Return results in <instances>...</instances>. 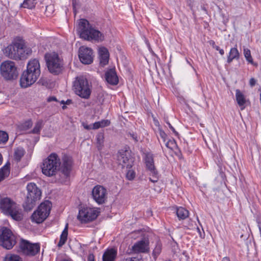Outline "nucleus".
I'll return each mask as SVG.
<instances>
[{
    "label": "nucleus",
    "mask_w": 261,
    "mask_h": 261,
    "mask_svg": "<svg viewBox=\"0 0 261 261\" xmlns=\"http://www.w3.org/2000/svg\"><path fill=\"white\" fill-rule=\"evenodd\" d=\"M159 135L160 137L162 139L163 141L165 142L166 141L167 135L161 129H159Z\"/></svg>",
    "instance_id": "79ce46f5"
},
{
    "label": "nucleus",
    "mask_w": 261,
    "mask_h": 261,
    "mask_svg": "<svg viewBox=\"0 0 261 261\" xmlns=\"http://www.w3.org/2000/svg\"><path fill=\"white\" fill-rule=\"evenodd\" d=\"M83 125L85 129L87 130H90L92 129V124L90 125H88L87 124L83 123Z\"/></svg>",
    "instance_id": "8fccbe9b"
},
{
    "label": "nucleus",
    "mask_w": 261,
    "mask_h": 261,
    "mask_svg": "<svg viewBox=\"0 0 261 261\" xmlns=\"http://www.w3.org/2000/svg\"><path fill=\"white\" fill-rule=\"evenodd\" d=\"M127 135L128 137L132 138L136 142L138 141V137L136 134L133 133H128Z\"/></svg>",
    "instance_id": "c03bdc74"
},
{
    "label": "nucleus",
    "mask_w": 261,
    "mask_h": 261,
    "mask_svg": "<svg viewBox=\"0 0 261 261\" xmlns=\"http://www.w3.org/2000/svg\"><path fill=\"white\" fill-rule=\"evenodd\" d=\"M27 189L28 194L26 200L23 204V206L25 211H30L35 206L36 202L40 199L41 196V192L37 188L36 185L33 182L28 184Z\"/></svg>",
    "instance_id": "20e7f679"
},
{
    "label": "nucleus",
    "mask_w": 261,
    "mask_h": 261,
    "mask_svg": "<svg viewBox=\"0 0 261 261\" xmlns=\"http://www.w3.org/2000/svg\"><path fill=\"white\" fill-rule=\"evenodd\" d=\"M110 124V121L108 120H102L99 121L95 122L92 124V129H97L99 128L109 126Z\"/></svg>",
    "instance_id": "cd10ccee"
},
{
    "label": "nucleus",
    "mask_w": 261,
    "mask_h": 261,
    "mask_svg": "<svg viewBox=\"0 0 261 261\" xmlns=\"http://www.w3.org/2000/svg\"><path fill=\"white\" fill-rule=\"evenodd\" d=\"M107 82L112 85H116L118 83L119 80L115 69H110L105 73Z\"/></svg>",
    "instance_id": "a211bd4d"
},
{
    "label": "nucleus",
    "mask_w": 261,
    "mask_h": 261,
    "mask_svg": "<svg viewBox=\"0 0 261 261\" xmlns=\"http://www.w3.org/2000/svg\"><path fill=\"white\" fill-rule=\"evenodd\" d=\"M8 138L9 137L7 133L5 132L0 130V144L6 143L7 142Z\"/></svg>",
    "instance_id": "e433bc0d"
},
{
    "label": "nucleus",
    "mask_w": 261,
    "mask_h": 261,
    "mask_svg": "<svg viewBox=\"0 0 261 261\" xmlns=\"http://www.w3.org/2000/svg\"><path fill=\"white\" fill-rule=\"evenodd\" d=\"M96 143L98 149H102L104 144V134L103 133H99L96 135Z\"/></svg>",
    "instance_id": "2f4dec72"
},
{
    "label": "nucleus",
    "mask_w": 261,
    "mask_h": 261,
    "mask_svg": "<svg viewBox=\"0 0 261 261\" xmlns=\"http://www.w3.org/2000/svg\"><path fill=\"white\" fill-rule=\"evenodd\" d=\"M72 6H73V9L74 12L75 13L76 12V10H75L76 1L75 0L73 1Z\"/></svg>",
    "instance_id": "6e6d98bb"
},
{
    "label": "nucleus",
    "mask_w": 261,
    "mask_h": 261,
    "mask_svg": "<svg viewBox=\"0 0 261 261\" xmlns=\"http://www.w3.org/2000/svg\"><path fill=\"white\" fill-rule=\"evenodd\" d=\"M19 247L24 254L30 256H34L40 251V246L38 244H32L23 239L19 243Z\"/></svg>",
    "instance_id": "9d476101"
},
{
    "label": "nucleus",
    "mask_w": 261,
    "mask_h": 261,
    "mask_svg": "<svg viewBox=\"0 0 261 261\" xmlns=\"http://www.w3.org/2000/svg\"><path fill=\"white\" fill-rule=\"evenodd\" d=\"M99 63L101 66H105L108 64L109 59V53L107 48L101 47L98 50Z\"/></svg>",
    "instance_id": "6ab92c4d"
},
{
    "label": "nucleus",
    "mask_w": 261,
    "mask_h": 261,
    "mask_svg": "<svg viewBox=\"0 0 261 261\" xmlns=\"http://www.w3.org/2000/svg\"><path fill=\"white\" fill-rule=\"evenodd\" d=\"M20 257L17 255H11L5 257L4 261H20Z\"/></svg>",
    "instance_id": "58836bf2"
},
{
    "label": "nucleus",
    "mask_w": 261,
    "mask_h": 261,
    "mask_svg": "<svg viewBox=\"0 0 261 261\" xmlns=\"http://www.w3.org/2000/svg\"><path fill=\"white\" fill-rule=\"evenodd\" d=\"M167 123L168 124L169 128L175 134V135L177 136L178 135V133L175 130L174 128L172 126V125L169 122H167Z\"/></svg>",
    "instance_id": "09e8293b"
},
{
    "label": "nucleus",
    "mask_w": 261,
    "mask_h": 261,
    "mask_svg": "<svg viewBox=\"0 0 261 261\" xmlns=\"http://www.w3.org/2000/svg\"><path fill=\"white\" fill-rule=\"evenodd\" d=\"M236 100L237 101L238 105L240 106H244V104L246 103V99L244 95L243 94V93L241 92L240 90H236Z\"/></svg>",
    "instance_id": "c85d7f7f"
},
{
    "label": "nucleus",
    "mask_w": 261,
    "mask_h": 261,
    "mask_svg": "<svg viewBox=\"0 0 261 261\" xmlns=\"http://www.w3.org/2000/svg\"><path fill=\"white\" fill-rule=\"evenodd\" d=\"M25 153L24 149L22 147H18L15 149L14 159L17 162H19Z\"/></svg>",
    "instance_id": "7c9ffc66"
},
{
    "label": "nucleus",
    "mask_w": 261,
    "mask_h": 261,
    "mask_svg": "<svg viewBox=\"0 0 261 261\" xmlns=\"http://www.w3.org/2000/svg\"><path fill=\"white\" fill-rule=\"evenodd\" d=\"M123 261H138L136 257H127L125 258Z\"/></svg>",
    "instance_id": "3c124183"
},
{
    "label": "nucleus",
    "mask_w": 261,
    "mask_h": 261,
    "mask_svg": "<svg viewBox=\"0 0 261 261\" xmlns=\"http://www.w3.org/2000/svg\"><path fill=\"white\" fill-rule=\"evenodd\" d=\"M35 0H24L21 4V7L28 9H32L35 7Z\"/></svg>",
    "instance_id": "c9c22d12"
},
{
    "label": "nucleus",
    "mask_w": 261,
    "mask_h": 261,
    "mask_svg": "<svg viewBox=\"0 0 261 261\" xmlns=\"http://www.w3.org/2000/svg\"><path fill=\"white\" fill-rule=\"evenodd\" d=\"M126 151L119 152L117 156L118 161L120 165H122V168L126 167L127 169H130L132 167L133 160L129 158Z\"/></svg>",
    "instance_id": "2eb2a0df"
},
{
    "label": "nucleus",
    "mask_w": 261,
    "mask_h": 261,
    "mask_svg": "<svg viewBox=\"0 0 261 261\" xmlns=\"http://www.w3.org/2000/svg\"><path fill=\"white\" fill-rule=\"evenodd\" d=\"M62 261H71V260H69V259H63Z\"/></svg>",
    "instance_id": "680f3d73"
},
{
    "label": "nucleus",
    "mask_w": 261,
    "mask_h": 261,
    "mask_svg": "<svg viewBox=\"0 0 261 261\" xmlns=\"http://www.w3.org/2000/svg\"><path fill=\"white\" fill-rule=\"evenodd\" d=\"M165 145L167 147L173 149L174 146L175 145V142L174 140H168Z\"/></svg>",
    "instance_id": "a19ab883"
},
{
    "label": "nucleus",
    "mask_w": 261,
    "mask_h": 261,
    "mask_svg": "<svg viewBox=\"0 0 261 261\" xmlns=\"http://www.w3.org/2000/svg\"><path fill=\"white\" fill-rule=\"evenodd\" d=\"M45 59L49 71L58 75L62 72L64 69L63 60L59 58L58 54L53 52L45 55Z\"/></svg>",
    "instance_id": "423d86ee"
},
{
    "label": "nucleus",
    "mask_w": 261,
    "mask_h": 261,
    "mask_svg": "<svg viewBox=\"0 0 261 261\" xmlns=\"http://www.w3.org/2000/svg\"><path fill=\"white\" fill-rule=\"evenodd\" d=\"M27 68L40 70V66L39 60L36 59L31 60L28 63Z\"/></svg>",
    "instance_id": "c756f323"
},
{
    "label": "nucleus",
    "mask_w": 261,
    "mask_h": 261,
    "mask_svg": "<svg viewBox=\"0 0 261 261\" xmlns=\"http://www.w3.org/2000/svg\"><path fill=\"white\" fill-rule=\"evenodd\" d=\"M210 44L212 46V47L215 49H218V46L216 45L215 42L213 40H211L210 41Z\"/></svg>",
    "instance_id": "864d4df0"
},
{
    "label": "nucleus",
    "mask_w": 261,
    "mask_h": 261,
    "mask_svg": "<svg viewBox=\"0 0 261 261\" xmlns=\"http://www.w3.org/2000/svg\"><path fill=\"white\" fill-rule=\"evenodd\" d=\"M38 77L39 76L28 70H25L23 72L20 79V86L22 88H27L33 84Z\"/></svg>",
    "instance_id": "ddd939ff"
},
{
    "label": "nucleus",
    "mask_w": 261,
    "mask_h": 261,
    "mask_svg": "<svg viewBox=\"0 0 261 261\" xmlns=\"http://www.w3.org/2000/svg\"><path fill=\"white\" fill-rule=\"evenodd\" d=\"M66 107L65 106H63L62 107V109H66Z\"/></svg>",
    "instance_id": "0e129e2a"
},
{
    "label": "nucleus",
    "mask_w": 261,
    "mask_h": 261,
    "mask_svg": "<svg viewBox=\"0 0 261 261\" xmlns=\"http://www.w3.org/2000/svg\"><path fill=\"white\" fill-rule=\"evenodd\" d=\"M244 54L247 61L249 63H252L253 60L251 56L250 50L247 48H245L244 49Z\"/></svg>",
    "instance_id": "4c0bfd02"
},
{
    "label": "nucleus",
    "mask_w": 261,
    "mask_h": 261,
    "mask_svg": "<svg viewBox=\"0 0 261 261\" xmlns=\"http://www.w3.org/2000/svg\"><path fill=\"white\" fill-rule=\"evenodd\" d=\"M26 70H28L29 72H30L31 73L36 74L39 76H40V73H41L40 70H37V69H31L27 68Z\"/></svg>",
    "instance_id": "37998d69"
},
{
    "label": "nucleus",
    "mask_w": 261,
    "mask_h": 261,
    "mask_svg": "<svg viewBox=\"0 0 261 261\" xmlns=\"http://www.w3.org/2000/svg\"><path fill=\"white\" fill-rule=\"evenodd\" d=\"M239 58V53L237 48H231L229 56L227 57V62L228 63H230L233 59H238Z\"/></svg>",
    "instance_id": "bb28decb"
},
{
    "label": "nucleus",
    "mask_w": 261,
    "mask_h": 261,
    "mask_svg": "<svg viewBox=\"0 0 261 261\" xmlns=\"http://www.w3.org/2000/svg\"><path fill=\"white\" fill-rule=\"evenodd\" d=\"M16 243V237L7 227H3L0 234V245L6 249H11Z\"/></svg>",
    "instance_id": "6e6552de"
},
{
    "label": "nucleus",
    "mask_w": 261,
    "mask_h": 261,
    "mask_svg": "<svg viewBox=\"0 0 261 261\" xmlns=\"http://www.w3.org/2000/svg\"><path fill=\"white\" fill-rule=\"evenodd\" d=\"M126 177L129 180L133 179L135 177V172L133 170H128L126 173Z\"/></svg>",
    "instance_id": "ea45409f"
},
{
    "label": "nucleus",
    "mask_w": 261,
    "mask_h": 261,
    "mask_svg": "<svg viewBox=\"0 0 261 261\" xmlns=\"http://www.w3.org/2000/svg\"><path fill=\"white\" fill-rule=\"evenodd\" d=\"M153 178H150V180L152 182H156L158 181V173L156 174V175H153L152 174H151Z\"/></svg>",
    "instance_id": "de8ad7c7"
},
{
    "label": "nucleus",
    "mask_w": 261,
    "mask_h": 261,
    "mask_svg": "<svg viewBox=\"0 0 261 261\" xmlns=\"http://www.w3.org/2000/svg\"><path fill=\"white\" fill-rule=\"evenodd\" d=\"M72 102V100L71 99H68L66 102H65V104L66 105H69L70 103H71Z\"/></svg>",
    "instance_id": "bf43d9fd"
},
{
    "label": "nucleus",
    "mask_w": 261,
    "mask_h": 261,
    "mask_svg": "<svg viewBox=\"0 0 261 261\" xmlns=\"http://www.w3.org/2000/svg\"><path fill=\"white\" fill-rule=\"evenodd\" d=\"M10 163H7L0 169V181L9 176L10 174Z\"/></svg>",
    "instance_id": "393cba45"
},
{
    "label": "nucleus",
    "mask_w": 261,
    "mask_h": 261,
    "mask_svg": "<svg viewBox=\"0 0 261 261\" xmlns=\"http://www.w3.org/2000/svg\"><path fill=\"white\" fill-rule=\"evenodd\" d=\"M73 89L77 95L87 99L90 96L92 85L86 77L80 76L76 77L73 82Z\"/></svg>",
    "instance_id": "7ed1b4c3"
},
{
    "label": "nucleus",
    "mask_w": 261,
    "mask_h": 261,
    "mask_svg": "<svg viewBox=\"0 0 261 261\" xmlns=\"http://www.w3.org/2000/svg\"><path fill=\"white\" fill-rule=\"evenodd\" d=\"M176 215L179 219L184 220L189 216V211L183 207H179L176 209Z\"/></svg>",
    "instance_id": "b1692460"
},
{
    "label": "nucleus",
    "mask_w": 261,
    "mask_h": 261,
    "mask_svg": "<svg viewBox=\"0 0 261 261\" xmlns=\"http://www.w3.org/2000/svg\"><path fill=\"white\" fill-rule=\"evenodd\" d=\"M117 254V252L116 249H108L103 254L102 261H114Z\"/></svg>",
    "instance_id": "412c9836"
},
{
    "label": "nucleus",
    "mask_w": 261,
    "mask_h": 261,
    "mask_svg": "<svg viewBox=\"0 0 261 261\" xmlns=\"http://www.w3.org/2000/svg\"><path fill=\"white\" fill-rule=\"evenodd\" d=\"M43 127V121L40 120L38 121L35 125L34 128L31 130V133L34 134H38L40 133L41 129Z\"/></svg>",
    "instance_id": "72a5a7b5"
},
{
    "label": "nucleus",
    "mask_w": 261,
    "mask_h": 261,
    "mask_svg": "<svg viewBox=\"0 0 261 261\" xmlns=\"http://www.w3.org/2000/svg\"><path fill=\"white\" fill-rule=\"evenodd\" d=\"M53 101H57V99L56 97L55 96H50L47 98V101L48 102H51Z\"/></svg>",
    "instance_id": "5fc2aeb1"
},
{
    "label": "nucleus",
    "mask_w": 261,
    "mask_h": 261,
    "mask_svg": "<svg viewBox=\"0 0 261 261\" xmlns=\"http://www.w3.org/2000/svg\"><path fill=\"white\" fill-rule=\"evenodd\" d=\"M61 103H63V104H65V102L64 100H62V101H61Z\"/></svg>",
    "instance_id": "e2e57ef3"
},
{
    "label": "nucleus",
    "mask_w": 261,
    "mask_h": 261,
    "mask_svg": "<svg viewBox=\"0 0 261 261\" xmlns=\"http://www.w3.org/2000/svg\"><path fill=\"white\" fill-rule=\"evenodd\" d=\"M99 212L95 208L90 207H83L79 210L77 219L82 223H87L95 220Z\"/></svg>",
    "instance_id": "1a4fd4ad"
},
{
    "label": "nucleus",
    "mask_w": 261,
    "mask_h": 261,
    "mask_svg": "<svg viewBox=\"0 0 261 261\" xmlns=\"http://www.w3.org/2000/svg\"><path fill=\"white\" fill-rule=\"evenodd\" d=\"M107 190L100 185L95 186L92 190V195L93 199L98 204H101L107 201Z\"/></svg>",
    "instance_id": "9b49d317"
},
{
    "label": "nucleus",
    "mask_w": 261,
    "mask_h": 261,
    "mask_svg": "<svg viewBox=\"0 0 261 261\" xmlns=\"http://www.w3.org/2000/svg\"><path fill=\"white\" fill-rule=\"evenodd\" d=\"M256 83V80L253 78V77H252L249 80V85L251 87H254L255 84Z\"/></svg>",
    "instance_id": "a18cd8bd"
},
{
    "label": "nucleus",
    "mask_w": 261,
    "mask_h": 261,
    "mask_svg": "<svg viewBox=\"0 0 261 261\" xmlns=\"http://www.w3.org/2000/svg\"><path fill=\"white\" fill-rule=\"evenodd\" d=\"M3 161L2 155L0 153V165L2 164Z\"/></svg>",
    "instance_id": "052dcab7"
},
{
    "label": "nucleus",
    "mask_w": 261,
    "mask_h": 261,
    "mask_svg": "<svg viewBox=\"0 0 261 261\" xmlns=\"http://www.w3.org/2000/svg\"><path fill=\"white\" fill-rule=\"evenodd\" d=\"M145 163L146 168L150 172L151 174L156 175L158 173V171L154 166L153 155L152 154L150 153H146Z\"/></svg>",
    "instance_id": "dca6fc26"
},
{
    "label": "nucleus",
    "mask_w": 261,
    "mask_h": 261,
    "mask_svg": "<svg viewBox=\"0 0 261 261\" xmlns=\"http://www.w3.org/2000/svg\"><path fill=\"white\" fill-rule=\"evenodd\" d=\"M87 261H95L93 254H89Z\"/></svg>",
    "instance_id": "603ef678"
},
{
    "label": "nucleus",
    "mask_w": 261,
    "mask_h": 261,
    "mask_svg": "<svg viewBox=\"0 0 261 261\" xmlns=\"http://www.w3.org/2000/svg\"><path fill=\"white\" fill-rule=\"evenodd\" d=\"M33 123L31 120H28L23 123L20 124L18 128L20 131H25L28 130L32 126Z\"/></svg>",
    "instance_id": "473e14b6"
},
{
    "label": "nucleus",
    "mask_w": 261,
    "mask_h": 261,
    "mask_svg": "<svg viewBox=\"0 0 261 261\" xmlns=\"http://www.w3.org/2000/svg\"><path fill=\"white\" fill-rule=\"evenodd\" d=\"M68 236V224H66L65 227L63 231H62L60 241L58 244V246L59 247H62L63 245H64L67 241Z\"/></svg>",
    "instance_id": "a878e982"
},
{
    "label": "nucleus",
    "mask_w": 261,
    "mask_h": 261,
    "mask_svg": "<svg viewBox=\"0 0 261 261\" xmlns=\"http://www.w3.org/2000/svg\"><path fill=\"white\" fill-rule=\"evenodd\" d=\"M216 50L219 51V53H220V54L221 55H224V51L223 49H220L219 46H218V49H216Z\"/></svg>",
    "instance_id": "4d7b16f0"
},
{
    "label": "nucleus",
    "mask_w": 261,
    "mask_h": 261,
    "mask_svg": "<svg viewBox=\"0 0 261 261\" xmlns=\"http://www.w3.org/2000/svg\"><path fill=\"white\" fill-rule=\"evenodd\" d=\"M48 216H44V213H42L38 209L33 213L31 216L32 221L37 223H41L43 222Z\"/></svg>",
    "instance_id": "5701e85b"
},
{
    "label": "nucleus",
    "mask_w": 261,
    "mask_h": 261,
    "mask_svg": "<svg viewBox=\"0 0 261 261\" xmlns=\"http://www.w3.org/2000/svg\"><path fill=\"white\" fill-rule=\"evenodd\" d=\"M222 261H230V260L228 257L226 256V257H224L222 258Z\"/></svg>",
    "instance_id": "13d9d810"
},
{
    "label": "nucleus",
    "mask_w": 261,
    "mask_h": 261,
    "mask_svg": "<svg viewBox=\"0 0 261 261\" xmlns=\"http://www.w3.org/2000/svg\"><path fill=\"white\" fill-rule=\"evenodd\" d=\"M5 56L14 60H21L25 57L24 43L22 40L16 41L4 50Z\"/></svg>",
    "instance_id": "39448f33"
},
{
    "label": "nucleus",
    "mask_w": 261,
    "mask_h": 261,
    "mask_svg": "<svg viewBox=\"0 0 261 261\" xmlns=\"http://www.w3.org/2000/svg\"><path fill=\"white\" fill-rule=\"evenodd\" d=\"M72 167L71 158L64 155L62 158V163L58 155L56 153H51L43 161L42 166L43 174L47 176L55 175L59 171L66 177L70 175Z\"/></svg>",
    "instance_id": "f257e3e1"
},
{
    "label": "nucleus",
    "mask_w": 261,
    "mask_h": 261,
    "mask_svg": "<svg viewBox=\"0 0 261 261\" xmlns=\"http://www.w3.org/2000/svg\"><path fill=\"white\" fill-rule=\"evenodd\" d=\"M31 52H32V50H31V48H26L25 46H24V54H25V57L23 58H26L27 55H28L30 54L31 53Z\"/></svg>",
    "instance_id": "49530a36"
},
{
    "label": "nucleus",
    "mask_w": 261,
    "mask_h": 261,
    "mask_svg": "<svg viewBox=\"0 0 261 261\" xmlns=\"http://www.w3.org/2000/svg\"><path fill=\"white\" fill-rule=\"evenodd\" d=\"M79 57L82 63L90 64L93 60V51L90 48L81 46L79 50Z\"/></svg>",
    "instance_id": "f8f14e48"
},
{
    "label": "nucleus",
    "mask_w": 261,
    "mask_h": 261,
    "mask_svg": "<svg viewBox=\"0 0 261 261\" xmlns=\"http://www.w3.org/2000/svg\"><path fill=\"white\" fill-rule=\"evenodd\" d=\"M6 215L10 216L13 219L17 221H21L23 219L21 210L18 207L17 205H15V206Z\"/></svg>",
    "instance_id": "aec40b11"
},
{
    "label": "nucleus",
    "mask_w": 261,
    "mask_h": 261,
    "mask_svg": "<svg viewBox=\"0 0 261 261\" xmlns=\"http://www.w3.org/2000/svg\"><path fill=\"white\" fill-rule=\"evenodd\" d=\"M162 250V244L159 241H158L155 244V247H154L152 255L154 258H156L160 254Z\"/></svg>",
    "instance_id": "f704fd0d"
},
{
    "label": "nucleus",
    "mask_w": 261,
    "mask_h": 261,
    "mask_svg": "<svg viewBox=\"0 0 261 261\" xmlns=\"http://www.w3.org/2000/svg\"><path fill=\"white\" fill-rule=\"evenodd\" d=\"M2 76L7 81L12 80L18 75V72L15 63L11 61L3 62L0 66Z\"/></svg>",
    "instance_id": "0eeeda50"
},
{
    "label": "nucleus",
    "mask_w": 261,
    "mask_h": 261,
    "mask_svg": "<svg viewBox=\"0 0 261 261\" xmlns=\"http://www.w3.org/2000/svg\"><path fill=\"white\" fill-rule=\"evenodd\" d=\"M77 31L80 37L85 40L94 39L102 41L105 39L104 35L100 31L94 29L89 21L82 19L78 24Z\"/></svg>",
    "instance_id": "f03ea898"
},
{
    "label": "nucleus",
    "mask_w": 261,
    "mask_h": 261,
    "mask_svg": "<svg viewBox=\"0 0 261 261\" xmlns=\"http://www.w3.org/2000/svg\"><path fill=\"white\" fill-rule=\"evenodd\" d=\"M132 249L135 252H147L149 251L148 242L144 240L138 241L134 245Z\"/></svg>",
    "instance_id": "f3484780"
},
{
    "label": "nucleus",
    "mask_w": 261,
    "mask_h": 261,
    "mask_svg": "<svg viewBox=\"0 0 261 261\" xmlns=\"http://www.w3.org/2000/svg\"><path fill=\"white\" fill-rule=\"evenodd\" d=\"M52 206L51 202L48 200H46L41 203L38 206V209L42 213H44V216H48Z\"/></svg>",
    "instance_id": "4be33fe9"
},
{
    "label": "nucleus",
    "mask_w": 261,
    "mask_h": 261,
    "mask_svg": "<svg viewBox=\"0 0 261 261\" xmlns=\"http://www.w3.org/2000/svg\"><path fill=\"white\" fill-rule=\"evenodd\" d=\"M17 204L8 197H0V210L5 215L16 205Z\"/></svg>",
    "instance_id": "4468645a"
}]
</instances>
